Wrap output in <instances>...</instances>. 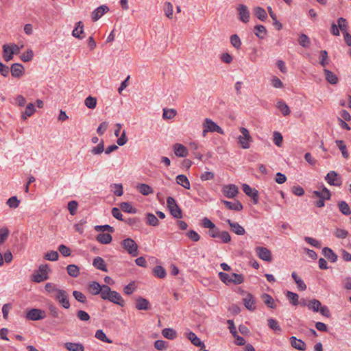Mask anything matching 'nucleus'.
I'll return each instance as SVG.
<instances>
[{
    "instance_id": "f257e3e1",
    "label": "nucleus",
    "mask_w": 351,
    "mask_h": 351,
    "mask_svg": "<svg viewBox=\"0 0 351 351\" xmlns=\"http://www.w3.org/2000/svg\"><path fill=\"white\" fill-rule=\"evenodd\" d=\"M51 269L48 267L47 264L40 265L38 270H36L32 276V280L34 282L40 283L49 279L48 273Z\"/></svg>"
},
{
    "instance_id": "f03ea898",
    "label": "nucleus",
    "mask_w": 351,
    "mask_h": 351,
    "mask_svg": "<svg viewBox=\"0 0 351 351\" xmlns=\"http://www.w3.org/2000/svg\"><path fill=\"white\" fill-rule=\"evenodd\" d=\"M167 204L171 215L176 219H181L183 217L182 209L177 204L176 199L173 197L167 198Z\"/></svg>"
},
{
    "instance_id": "7ed1b4c3",
    "label": "nucleus",
    "mask_w": 351,
    "mask_h": 351,
    "mask_svg": "<svg viewBox=\"0 0 351 351\" xmlns=\"http://www.w3.org/2000/svg\"><path fill=\"white\" fill-rule=\"evenodd\" d=\"M46 317V313L44 310L32 308L27 309L25 313V318L30 321H39Z\"/></svg>"
},
{
    "instance_id": "20e7f679",
    "label": "nucleus",
    "mask_w": 351,
    "mask_h": 351,
    "mask_svg": "<svg viewBox=\"0 0 351 351\" xmlns=\"http://www.w3.org/2000/svg\"><path fill=\"white\" fill-rule=\"evenodd\" d=\"M55 295V300H57L60 305L65 308L69 309L71 306L69 299V294L64 289H56Z\"/></svg>"
},
{
    "instance_id": "39448f33",
    "label": "nucleus",
    "mask_w": 351,
    "mask_h": 351,
    "mask_svg": "<svg viewBox=\"0 0 351 351\" xmlns=\"http://www.w3.org/2000/svg\"><path fill=\"white\" fill-rule=\"evenodd\" d=\"M121 245L123 248L132 256H136L138 255V245L134 239L131 238L123 239L121 241Z\"/></svg>"
},
{
    "instance_id": "423d86ee",
    "label": "nucleus",
    "mask_w": 351,
    "mask_h": 351,
    "mask_svg": "<svg viewBox=\"0 0 351 351\" xmlns=\"http://www.w3.org/2000/svg\"><path fill=\"white\" fill-rule=\"evenodd\" d=\"M203 127L204 128V132H217L220 134H224L223 130L208 118L205 119L203 123Z\"/></svg>"
},
{
    "instance_id": "0eeeda50",
    "label": "nucleus",
    "mask_w": 351,
    "mask_h": 351,
    "mask_svg": "<svg viewBox=\"0 0 351 351\" xmlns=\"http://www.w3.org/2000/svg\"><path fill=\"white\" fill-rule=\"evenodd\" d=\"M324 179L331 186H341L342 184V178L335 171H329Z\"/></svg>"
},
{
    "instance_id": "6e6552de",
    "label": "nucleus",
    "mask_w": 351,
    "mask_h": 351,
    "mask_svg": "<svg viewBox=\"0 0 351 351\" xmlns=\"http://www.w3.org/2000/svg\"><path fill=\"white\" fill-rule=\"evenodd\" d=\"M48 309L49 315L54 318H58L60 321L58 324H66L68 323V320L64 317V313L60 311L53 304H49Z\"/></svg>"
},
{
    "instance_id": "1a4fd4ad",
    "label": "nucleus",
    "mask_w": 351,
    "mask_h": 351,
    "mask_svg": "<svg viewBox=\"0 0 351 351\" xmlns=\"http://www.w3.org/2000/svg\"><path fill=\"white\" fill-rule=\"evenodd\" d=\"M242 189L243 192L249 197H250L252 199V202L254 204H257L258 202V192L254 189L252 188L247 184H242Z\"/></svg>"
},
{
    "instance_id": "9d476101",
    "label": "nucleus",
    "mask_w": 351,
    "mask_h": 351,
    "mask_svg": "<svg viewBox=\"0 0 351 351\" xmlns=\"http://www.w3.org/2000/svg\"><path fill=\"white\" fill-rule=\"evenodd\" d=\"M237 13L239 19L244 23H247L250 21V13L248 8L243 4H239L237 8Z\"/></svg>"
},
{
    "instance_id": "9b49d317",
    "label": "nucleus",
    "mask_w": 351,
    "mask_h": 351,
    "mask_svg": "<svg viewBox=\"0 0 351 351\" xmlns=\"http://www.w3.org/2000/svg\"><path fill=\"white\" fill-rule=\"evenodd\" d=\"M223 194L228 198H234L239 193V189L235 184H230L222 188Z\"/></svg>"
},
{
    "instance_id": "f8f14e48",
    "label": "nucleus",
    "mask_w": 351,
    "mask_h": 351,
    "mask_svg": "<svg viewBox=\"0 0 351 351\" xmlns=\"http://www.w3.org/2000/svg\"><path fill=\"white\" fill-rule=\"evenodd\" d=\"M256 252L261 259L267 262H271L272 261L271 252L267 247H256Z\"/></svg>"
},
{
    "instance_id": "ddd939ff",
    "label": "nucleus",
    "mask_w": 351,
    "mask_h": 351,
    "mask_svg": "<svg viewBox=\"0 0 351 351\" xmlns=\"http://www.w3.org/2000/svg\"><path fill=\"white\" fill-rule=\"evenodd\" d=\"M10 73L13 77L20 78L25 73V68L20 63H14L11 65Z\"/></svg>"
},
{
    "instance_id": "4468645a",
    "label": "nucleus",
    "mask_w": 351,
    "mask_h": 351,
    "mask_svg": "<svg viewBox=\"0 0 351 351\" xmlns=\"http://www.w3.org/2000/svg\"><path fill=\"white\" fill-rule=\"evenodd\" d=\"M226 222L230 226V230L237 235H244L245 230L239 223L234 222L229 219H226Z\"/></svg>"
},
{
    "instance_id": "2eb2a0df",
    "label": "nucleus",
    "mask_w": 351,
    "mask_h": 351,
    "mask_svg": "<svg viewBox=\"0 0 351 351\" xmlns=\"http://www.w3.org/2000/svg\"><path fill=\"white\" fill-rule=\"evenodd\" d=\"M109 8L107 5H102L96 8L91 14V18L93 21L99 20L105 13L108 12Z\"/></svg>"
},
{
    "instance_id": "dca6fc26",
    "label": "nucleus",
    "mask_w": 351,
    "mask_h": 351,
    "mask_svg": "<svg viewBox=\"0 0 351 351\" xmlns=\"http://www.w3.org/2000/svg\"><path fill=\"white\" fill-rule=\"evenodd\" d=\"M173 152L174 154L178 157L184 158L188 155L187 148L180 143H175L173 145Z\"/></svg>"
},
{
    "instance_id": "f3484780",
    "label": "nucleus",
    "mask_w": 351,
    "mask_h": 351,
    "mask_svg": "<svg viewBox=\"0 0 351 351\" xmlns=\"http://www.w3.org/2000/svg\"><path fill=\"white\" fill-rule=\"evenodd\" d=\"M135 306L138 310L147 311L151 309V304L149 300L142 297L136 298Z\"/></svg>"
},
{
    "instance_id": "a211bd4d",
    "label": "nucleus",
    "mask_w": 351,
    "mask_h": 351,
    "mask_svg": "<svg viewBox=\"0 0 351 351\" xmlns=\"http://www.w3.org/2000/svg\"><path fill=\"white\" fill-rule=\"evenodd\" d=\"M110 302L123 307L125 305V302L122 296L116 291H112L109 298Z\"/></svg>"
},
{
    "instance_id": "6ab92c4d",
    "label": "nucleus",
    "mask_w": 351,
    "mask_h": 351,
    "mask_svg": "<svg viewBox=\"0 0 351 351\" xmlns=\"http://www.w3.org/2000/svg\"><path fill=\"white\" fill-rule=\"evenodd\" d=\"M243 300V304L247 310L252 311L256 309L255 300L252 293H248Z\"/></svg>"
},
{
    "instance_id": "aec40b11",
    "label": "nucleus",
    "mask_w": 351,
    "mask_h": 351,
    "mask_svg": "<svg viewBox=\"0 0 351 351\" xmlns=\"http://www.w3.org/2000/svg\"><path fill=\"white\" fill-rule=\"evenodd\" d=\"M290 343L293 348L296 350L304 351L306 348V343L301 339H297L295 337H290Z\"/></svg>"
},
{
    "instance_id": "412c9836",
    "label": "nucleus",
    "mask_w": 351,
    "mask_h": 351,
    "mask_svg": "<svg viewBox=\"0 0 351 351\" xmlns=\"http://www.w3.org/2000/svg\"><path fill=\"white\" fill-rule=\"evenodd\" d=\"M221 203L224 204L225 206L230 210L240 211L243 208V204L238 200L232 203L227 200L221 199Z\"/></svg>"
},
{
    "instance_id": "4be33fe9",
    "label": "nucleus",
    "mask_w": 351,
    "mask_h": 351,
    "mask_svg": "<svg viewBox=\"0 0 351 351\" xmlns=\"http://www.w3.org/2000/svg\"><path fill=\"white\" fill-rule=\"evenodd\" d=\"M322 254L331 263H335L337 261V255L328 247H324L322 249Z\"/></svg>"
},
{
    "instance_id": "5701e85b",
    "label": "nucleus",
    "mask_w": 351,
    "mask_h": 351,
    "mask_svg": "<svg viewBox=\"0 0 351 351\" xmlns=\"http://www.w3.org/2000/svg\"><path fill=\"white\" fill-rule=\"evenodd\" d=\"M186 337L194 346L199 347L201 349L205 348L204 342L194 332L190 331L187 333Z\"/></svg>"
},
{
    "instance_id": "b1692460",
    "label": "nucleus",
    "mask_w": 351,
    "mask_h": 351,
    "mask_svg": "<svg viewBox=\"0 0 351 351\" xmlns=\"http://www.w3.org/2000/svg\"><path fill=\"white\" fill-rule=\"evenodd\" d=\"M93 265L97 269L108 272L106 264L101 257L97 256L93 259Z\"/></svg>"
},
{
    "instance_id": "393cba45",
    "label": "nucleus",
    "mask_w": 351,
    "mask_h": 351,
    "mask_svg": "<svg viewBox=\"0 0 351 351\" xmlns=\"http://www.w3.org/2000/svg\"><path fill=\"white\" fill-rule=\"evenodd\" d=\"M82 34H84V24L82 21H78L72 32V35L77 38L82 39L84 37V35L82 36Z\"/></svg>"
},
{
    "instance_id": "a878e982",
    "label": "nucleus",
    "mask_w": 351,
    "mask_h": 351,
    "mask_svg": "<svg viewBox=\"0 0 351 351\" xmlns=\"http://www.w3.org/2000/svg\"><path fill=\"white\" fill-rule=\"evenodd\" d=\"M326 80L330 84L335 85L338 83L337 76L327 69H324Z\"/></svg>"
},
{
    "instance_id": "bb28decb",
    "label": "nucleus",
    "mask_w": 351,
    "mask_h": 351,
    "mask_svg": "<svg viewBox=\"0 0 351 351\" xmlns=\"http://www.w3.org/2000/svg\"><path fill=\"white\" fill-rule=\"evenodd\" d=\"M64 348L69 351H84V347L81 343L66 342Z\"/></svg>"
},
{
    "instance_id": "cd10ccee",
    "label": "nucleus",
    "mask_w": 351,
    "mask_h": 351,
    "mask_svg": "<svg viewBox=\"0 0 351 351\" xmlns=\"http://www.w3.org/2000/svg\"><path fill=\"white\" fill-rule=\"evenodd\" d=\"M14 51L10 50V45L5 44L3 45V58L5 62H9L13 59Z\"/></svg>"
},
{
    "instance_id": "c85d7f7f",
    "label": "nucleus",
    "mask_w": 351,
    "mask_h": 351,
    "mask_svg": "<svg viewBox=\"0 0 351 351\" xmlns=\"http://www.w3.org/2000/svg\"><path fill=\"white\" fill-rule=\"evenodd\" d=\"M96 240L101 244H109L112 240L110 233H99L96 237Z\"/></svg>"
},
{
    "instance_id": "c756f323",
    "label": "nucleus",
    "mask_w": 351,
    "mask_h": 351,
    "mask_svg": "<svg viewBox=\"0 0 351 351\" xmlns=\"http://www.w3.org/2000/svg\"><path fill=\"white\" fill-rule=\"evenodd\" d=\"M101 287L102 285L99 282L93 281L88 284V289L91 294L96 295L99 294L101 291Z\"/></svg>"
},
{
    "instance_id": "7c9ffc66",
    "label": "nucleus",
    "mask_w": 351,
    "mask_h": 351,
    "mask_svg": "<svg viewBox=\"0 0 351 351\" xmlns=\"http://www.w3.org/2000/svg\"><path fill=\"white\" fill-rule=\"evenodd\" d=\"M176 182L186 189H190V182L187 177L184 174H180L176 177Z\"/></svg>"
},
{
    "instance_id": "2f4dec72",
    "label": "nucleus",
    "mask_w": 351,
    "mask_h": 351,
    "mask_svg": "<svg viewBox=\"0 0 351 351\" xmlns=\"http://www.w3.org/2000/svg\"><path fill=\"white\" fill-rule=\"evenodd\" d=\"M287 298L289 302L293 306H298L299 304V295L296 293L291 291H287L285 293Z\"/></svg>"
},
{
    "instance_id": "473e14b6",
    "label": "nucleus",
    "mask_w": 351,
    "mask_h": 351,
    "mask_svg": "<svg viewBox=\"0 0 351 351\" xmlns=\"http://www.w3.org/2000/svg\"><path fill=\"white\" fill-rule=\"evenodd\" d=\"M268 12L270 16V17L273 20V25L276 27L277 30H280L282 28V23L278 21L277 16L276 14L273 12L271 7L268 6L267 7Z\"/></svg>"
},
{
    "instance_id": "72a5a7b5",
    "label": "nucleus",
    "mask_w": 351,
    "mask_h": 351,
    "mask_svg": "<svg viewBox=\"0 0 351 351\" xmlns=\"http://www.w3.org/2000/svg\"><path fill=\"white\" fill-rule=\"evenodd\" d=\"M254 34L260 39H264L267 34V29L263 25H256L254 27Z\"/></svg>"
},
{
    "instance_id": "f704fd0d",
    "label": "nucleus",
    "mask_w": 351,
    "mask_h": 351,
    "mask_svg": "<svg viewBox=\"0 0 351 351\" xmlns=\"http://www.w3.org/2000/svg\"><path fill=\"white\" fill-rule=\"evenodd\" d=\"M120 208L125 213L134 214L137 209L133 207L130 202H124L120 204Z\"/></svg>"
},
{
    "instance_id": "c9c22d12",
    "label": "nucleus",
    "mask_w": 351,
    "mask_h": 351,
    "mask_svg": "<svg viewBox=\"0 0 351 351\" xmlns=\"http://www.w3.org/2000/svg\"><path fill=\"white\" fill-rule=\"evenodd\" d=\"M276 107L281 111L284 116H287L291 112L289 107L282 100H279L277 101Z\"/></svg>"
},
{
    "instance_id": "e433bc0d",
    "label": "nucleus",
    "mask_w": 351,
    "mask_h": 351,
    "mask_svg": "<svg viewBox=\"0 0 351 351\" xmlns=\"http://www.w3.org/2000/svg\"><path fill=\"white\" fill-rule=\"evenodd\" d=\"M268 326L278 334L282 332V328L280 326L278 321L274 318H269L267 319Z\"/></svg>"
},
{
    "instance_id": "4c0bfd02",
    "label": "nucleus",
    "mask_w": 351,
    "mask_h": 351,
    "mask_svg": "<svg viewBox=\"0 0 351 351\" xmlns=\"http://www.w3.org/2000/svg\"><path fill=\"white\" fill-rule=\"evenodd\" d=\"M137 189L143 195H149L153 193L152 188L147 184H138Z\"/></svg>"
},
{
    "instance_id": "58836bf2",
    "label": "nucleus",
    "mask_w": 351,
    "mask_h": 351,
    "mask_svg": "<svg viewBox=\"0 0 351 351\" xmlns=\"http://www.w3.org/2000/svg\"><path fill=\"white\" fill-rule=\"evenodd\" d=\"M146 223L151 226H158L159 220L154 214L147 213L146 214Z\"/></svg>"
},
{
    "instance_id": "ea45409f",
    "label": "nucleus",
    "mask_w": 351,
    "mask_h": 351,
    "mask_svg": "<svg viewBox=\"0 0 351 351\" xmlns=\"http://www.w3.org/2000/svg\"><path fill=\"white\" fill-rule=\"evenodd\" d=\"M162 335L167 339L173 340L177 337L176 331L170 328H164L162 330Z\"/></svg>"
},
{
    "instance_id": "a19ab883",
    "label": "nucleus",
    "mask_w": 351,
    "mask_h": 351,
    "mask_svg": "<svg viewBox=\"0 0 351 351\" xmlns=\"http://www.w3.org/2000/svg\"><path fill=\"white\" fill-rule=\"evenodd\" d=\"M338 207L340 212L344 215H349L351 214V210L348 204V203L345 201H340L338 202Z\"/></svg>"
},
{
    "instance_id": "79ce46f5",
    "label": "nucleus",
    "mask_w": 351,
    "mask_h": 351,
    "mask_svg": "<svg viewBox=\"0 0 351 351\" xmlns=\"http://www.w3.org/2000/svg\"><path fill=\"white\" fill-rule=\"evenodd\" d=\"M298 43L302 47L308 48L311 45V40L307 35L302 33L299 36Z\"/></svg>"
},
{
    "instance_id": "37998d69",
    "label": "nucleus",
    "mask_w": 351,
    "mask_h": 351,
    "mask_svg": "<svg viewBox=\"0 0 351 351\" xmlns=\"http://www.w3.org/2000/svg\"><path fill=\"white\" fill-rule=\"evenodd\" d=\"M254 15L261 21H265L267 17L266 11L261 7H256L254 10Z\"/></svg>"
},
{
    "instance_id": "c03bdc74",
    "label": "nucleus",
    "mask_w": 351,
    "mask_h": 351,
    "mask_svg": "<svg viewBox=\"0 0 351 351\" xmlns=\"http://www.w3.org/2000/svg\"><path fill=\"white\" fill-rule=\"evenodd\" d=\"M66 271L68 274L73 278H76L80 274V268L74 264L69 265L66 267Z\"/></svg>"
},
{
    "instance_id": "a18cd8bd",
    "label": "nucleus",
    "mask_w": 351,
    "mask_h": 351,
    "mask_svg": "<svg viewBox=\"0 0 351 351\" xmlns=\"http://www.w3.org/2000/svg\"><path fill=\"white\" fill-rule=\"evenodd\" d=\"M262 299L264 301V303L270 308H276V305L275 304L274 300L273 298L267 294V293H263L262 295Z\"/></svg>"
},
{
    "instance_id": "49530a36",
    "label": "nucleus",
    "mask_w": 351,
    "mask_h": 351,
    "mask_svg": "<svg viewBox=\"0 0 351 351\" xmlns=\"http://www.w3.org/2000/svg\"><path fill=\"white\" fill-rule=\"evenodd\" d=\"M112 290L107 285H103L99 293L101 298L105 300H109Z\"/></svg>"
},
{
    "instance_id": "de8ad7c7",
    "label": "nucleus",
    "mask_w": 351,
    "mask_h": 351,
    "mask_svg": "<svg viewBox=\"0 0 351 351\" xmlns=\"http://www.w3.org/2000/svg\"><path fill=\"white\" fill-rule=\"evenodd\" d=\"M321 304L322 303L319 300L313 298L309 300L308 308L315 313H317L321 307Z\"/></svg>"
},
{
    "instance_id": "09e8293b",
    "label": "nucleus",
    "mask_w": 351,
    "mask_h": 351,
    "mask_svg": "<svg viewBox=\"0 0 351 351\" xmlns=\"http://www.w3.org/2000/svg\"><path fill=\"white\" fill-rule=\"evenodd\" d=\"M335 143L340 149L343 157L347 159L349 157V153L347 150V147L344 143V141L342 140H336Z\"/></svg>"
},
{
    "instance_id": "8fccbe9b",
    "label": "nucleus",
    "mask_w": 351,
    "mask_h": 351,
    "mask_svg": "<svg viewBox=\"0 0 351 351\" xmlns=\"http://www.w3.org/2000/svg\"><path fill=\"white\" fill-rule=\"evenodd\" d=\"M153 274L159 278H164L167 275L166 270L160 265H157L153 269Z\"/></svg>"
},
{
    "instance_id": "3c124183",
    "label": "nucleus",
    "mask_w": 351,
    "mask_h": 351,
    "mask_svg": "<svg viewBox=\"0 0 351 351\" xmlns=\"http://www.w3.org/2000/svg\"><path fill=\"white\" fill-rule=\"evenodd\" d=\"M84 104L89 109H95L97 106V98L89 95L85 99Z\"/></svg>"
},
{
    "instance_id": "603ef678",
    "label": "nucleus",
    "mask_w": 351,
    "mask_h": 351,
    "mask_svg": "<svg viewBox=\"0 0 351 351\" xmlns=\"http://www.w3.org/2000/svg\"><path fill=\"white\" fill-rule=\"evenodd\" d=\"M95 230L97 232H102L101 233H104L106 231H107L108 233H113L114 232V228L108 224L95 226Z\"/></svg>"
},
{
    "instance_id": "864d4df0",
    "label": "nucleus",
    "mask_w": 351,
    "mask_h": 351,
    "mask_svg": "<svg viewBox=\"0 0 351 351\" xmlns=\"http://www.w3.org/2000/svg\"><path fill=\"white\" fill-rule=\"evenodd\" d=\"M230 41L232 47L237 49H239L241 46V40L237 34L230 36Z\"/></svg>"
},
{
    "instance_id": "5fc2aeb1",
    "label": "nucleus",
    "mask_w": 351,
    "mask_h": 351,
    "mask_svg": "<svg viewBox=\"0 0 351 351\" xmlns=\"http://www.w3.org/2000/svg\"><path fill=\"white\" fill-rule=\"evenodd\" d=\"M95 337L97 339H99V340H100V341H101L103 342H105V343H110L112 342L109 338L107 337V336L105 334V332L102 330H101V329L97 330L96 331Z\"/></svg>"
},
{
    "instance_id": "6e6d98bb",
    "label": "nucleus",
    "mask_w": 351,
    "mask_h": 351,
    "mask_svg": "<svg viewBox=\"0 0 351 351\" xmlns=\"http://www.w3.org/2000/svg\"><path fill=\"white\" fill-rule=\"evenodd\" d=\"M337 24L339 29L343 32L346 33V32H348V25L347 20L343 17H339L337 19Z\"/></svg>"
},
{
    "instance_id": "4d7b16f0",
    "label": "nucleus",
    "mask_w": 351,
    "mask_h": 351,
    "mask_svg": "<svg viewBox=\"0 0 351 351\" xmlns=\"http://www.w3.org/2000/svg\"><path fill=\"white\" fill-rule=\"evenodd\" d=\"M35 112L34 105L32 103L27 104L25 112L22 114V119H26L27 117L32 116Z\"/></svg>"
},
{
    "instance_id": "13d9d810",
    "label": "nucleus",
    "mask_w": 351,
    "mask_h": 351,
    "mask_svg": "<svg viewBox=\"0 0 351 351\" xmlns=\"http://www.w3.org/2000/svg\"><path fill=\"white\" fill-rule=\"evenodd\" d=\"M10 231L7 227L0 228V245L3 244L7 240Z\"/></svg>"
},
{
    "instance_id": "bf43d9fd",
    "label": "nucleus",
    "mask_w": 351,
    "mask_h": 351,
    "mask_svg": "<svg viewBox=\"0 0 351 351\" xmlns=\"http://www.w3.org/2000/svg\"><path fill=\"white\" fill-rule=\"evenodd\" d=\"M73 295L75 298V299L83 304H86L87 302L86 297V295L79 291H73Z\"/></svg>"
},
{
    "instance_id": "052dcab7",
    "label": "nucleus",
    "mask_w": 351,
    "mask_h": 351,
    "mask_svg": "<svg viewBox=\"0 0 351 351\" xmlns=\"http://www.w3.org/2000/svg\"><path fill=\"white\" fill-rule=\"evenodd\" d=\"M177 114V112L174 109H163L162 118L164 119H171Z\"/></svg>"
},
{
    "instance_id": "680f3d73",
    "label": "nucleus",
    "mask_w": 351,
    "mask_h": 351,
    "mask_svg": "<svg viewBox=\"0 0 351 351\" xmlns=\"http://www.w3.org/2000/svg\"><path fill=\"white\" fill-rule=\"evenodd\" d=\"M6 204L11 208H16L19 206L20 200L16 196H12L7 200Z\"/></svg>"
},
{
    "instance_id": "e2e57ef3",
    "label": "nucleus",
    "mask_w": 351,
    "mask_h": 351,
    "mask_svg": "<svg viewBox=\"0 0 351 351\" xmlns=\"http://www.w3.org/2000/svg\"><path fill=\"white\" fill-rule=\"evenodd\" d=\"M273 141L274 144L278 147H281L283 141V137L279 132H274L273 134Z\"/></svg>"
},
{
    "instance_id": "0e129e2a",
    "label": "nucleus",
    "mask_w": 351,
    "mask_h": 351,
    "mask_svg": "<svg viewBox=\"0 0 351 351\" xmlns=\"http://www.w3.org/2000/svg\"><path fill=\"white\" fill-rule=\"evenodd\" d=\"M76 316L80 320L84 322H88L90 319L89 314L83 310L77 311Z\"/></svg>"
},
{
    "instance_id": "69168bd1",
    "label": "nucleus",
    "mask_w": 351,
    "mask_h": 351,
    "mask_svg": "<svg viewBox=\"0 0 351 351\" xmlns=\"http://www.w3.org/2000/svg\"><path fill=\"white\" fill-rule=\"evenodd\" d=\"M218 275L219 279L226 285H230L232 283L231 275L222 271H220Z\"/></svg>"
},
{
    "instance_id": "338daca9",
    "label": "nucleus",
    "mask_w": 351,
    "mask_h": 351,
    "mask_svg": "<svg viewBox=\"0 0 351 351\" xmlns=\"http://www.w3.org/2000/svg\"><path fill=\"white\" fill-rule=\"evenodd\" d=\"M232 278V283L234 285H240L243 282L244 277L241 274H238L236 273L231 274Z\"/></svg>"
},
{
    "instance_id": "774afa93",
    "label": "nucleus",
    "mask_w": 351,
    "mask_h": 351,
    "mask_svg": "<svg viewBox=\"0 0 351 351\" xmlns=\"http://www.w3.org/2000/svg\"><path fill=\"white\" fill-rule=\"evenodd\" d=\"M34 57V53L32 49H27L26 52L22 54L21 59L24 62H29Z\"/></svg>"
}]
</instances>
